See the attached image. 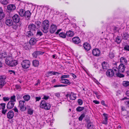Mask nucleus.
Masks as SVG:
<instances>
[{"mask_svg": "<svg viewBox=\"0 0 129 129\" xmlns=\"http://www.w3.org/2000/svg\"><path fill=\"white\" fill-rule=\"evenodd\" d=\"M49 25V21L47 20H44L42 24V30L45 33H47L48 31V28Z\"/></svg>", "mask_w": 129, "mask_h": 129, "instance_id": "1", "label": "nucleus"}, {"mask_svg": "<svg viewBox=\"0 0 129 129\" xmlns=\"http://www.w3.org/2000/svg\"><path fill=\"white\" fill-rule=\"evenodd\" d=\"M40 107L42 108L48 110L50 109L51 106L49 103L44 100H42L41 101Z\"/></svg>", "mask_w": 129, "mask_h": 129, "instance_id": "2", "label": "nucleus"}, {"mask_svg": "<svg viewBox=\"0 0 129 129\" xmlns=\"http://www.w3.org/2000/svg\"><path fill=\"white\" fill-rule=\"evenodd\" d=\"M125 67L124 64H120L118 66V68L117 67H114L113 68L114 71L115 72H119L123 73L125 71Z\"/></svg>", "mask_w": 129, "mask_h": 129, "instance_id": "3", "label": "nucleus"}, {"mask_svg": "<svg viewBox=\"0 0 129 129\" xmlns=\"http://www.w3.org/2000/svg\"><path fill=\"white\" fill-rule=\"evenodd\" d=\"M30 61L28 60H23L21 63V65L22 67L24 69H27L28 68L30 65Z\"/></svg>", "mask_w": 129, "mask_h": 129, "instance_id": "4", "label": "nucleus"}, {"mask_svg": "<svg viewBox=\"0 0 129 129\" xmlns=\"http://www.w3.org/2000/svg\"><path fill=\"white\" fill-rule=\"evenodd\" d=\"M6 77L5 76H0V88H2L6 84L5 80Z\"/></svg>", "mask_w": 129, "mask_h": 129, "instance_id": "5", "label": "nucleus"}, {"mask_svg": "<svg viewBox=\"0 0 129 129\" xmlns=\"http://www.w3.org/2000/svg\"><path fill=\"white\" fill-rule=\"evenodd\" d=\"M25 101H20L19 102V106L20 110L21 111H24L26 110V108L24 106Z\"/></svg>", "mask_w": 129, "mask_h": 129, "instance_id": "6", "label": "nucleus"}, {"mask_svg": "<svg viewBox=\"0 0 129 129\" xmlns=\"http://www.w3.org/2000/svg\"><path fill=\"white\" fill-rule=\"evenodd\" d=\"M114 71V70H113L111 69L108 70L106 72V75L109 77H112L114 75V74H115V72Z\"/></svg>", "mask_w": 129, "mask_h": 129, "instance_id": "7", "label": "nucleus"}, {"mask_svg": "<svg viewBox=\"0 0 129 129\" xmlns=\"http://www.w3.org/2000/svg\"><path fill=\"white\" fill-rule=\"evenodd\" d=\"M66 96L67 98L69 97L70 99L72 100H75L76 98V94L72 92L68 94Z\"/></svg>", "mask_w": 129, "mask_h": 129, "instance_id": "8", "label": "nucleus"}, {"mask_svg": "<svg viewBox=\"0 0 129 129\" xmlns=\"http://www.w3.org/2000/svg\"><path fill=\"white\" fill-rule=\"evenodd\" d=\"M57 27L56 25L52 24L50 26L49 28L50 32L51 34H53L55 32L57 29Z\"/></svg>", "mask_w": 129, "mask_h": 129, "instance_id": "9", "label": "nucleus"}, {"mask_svg": "<svg viewBox=\"0 0 129 129\" xmlns=\"http://www.w3.org/2000/svg\"><path fill=\"white\" fill-rule=\"evenodd\" d=\"M92 52L93 55L96 56H99L101 53L100 50L97 48L93 49L92 51Z\"/></svg>", "mask_w": 129, "mask_h": 129, "instance_id": "10", "label": "nucleus"}, {"mask_svg": "<svg viewBox=\"0 0 129 129\" xmlns=\"http://www.w3.org/2000/svg\"><path fill=\"white\" fill-rule=\"evenodd\" d=\"M12 18L14 22L16 23H18L20 21V17L17 14H16L14 15Z\"/></svg>", "mask_w": 129, "mask_h": 129, "instance_id": "11", "label": "nucleus"}, {"mask_svg": "<svg viewBox=\"0 0 129 129\" xmlns=\"http://www.w3.org/2000/svg\"><path fill=\"white\" fill-rule=\"evenodd\" d=\"M13 60V58L11 56H8L6 59V63L9 66L11 63L10 62Z\"/></svg>", "mask_w": 129, "mask_h": 129, "instance_id": "12", "label": "nucleus"}, {"mask_svg": "<svg viewBox=\"0 0 129 129\" xmlns=\"http://www.w3.org/2000/svg\"><path fill=\"white\" fill-rule=\"evenodd\" d=\"M28 28L29 30L32 31H35L36 29V26L33 23L30 24L28 25Z\"/></svg>", "mask_w": 129, "mask_h": 129, "instance_id": "13", "label": "nucleus"}, {"mask_svg": "<svg viewBox=\"0 0 129 129\" xmlns=\"http://www.w3.org/2000/svg\"><path fill=\"white\" fill-rule=\"evenodd\" d=\"M5 23L7 26H10L12 25L13 22L12 19L8 18L6 19Z\"/></svg>", "mask_w": 129, "mask_h": 129, "instance_id": "14", "label": "nucleus"}, {"mask_svg": "<svg viewBox=\"0 0 129 129\" xmlns=\"http://www.w3.org/2000/svg\"><path fill=\"white\" fill-rule=\"evenodd\" d=\"M102 68L105 71L109 68V65L106 62L104 61L102 63Z\"/></svg>", "mask_w": 129, "mask_h": 129, "instance_id": "15", "label": "nucleus"}, {"mask_svg": "<svg viewBox=\"0 0 129 129\" xmlns=\"http://www.w3.org/2000/svg\"><path fill=\"white\" fill-rule=\"evenodd\" d=\"M15 103L12 102H9L7 105V107L8 109H12L14 106Z\"/></svg>", "mask_w": 129, "mask_h": 129, "instance_id": "16", "label": "nucleus"}, {"mask_svg": "<svg viewBox=\"0 0 129 129\" xmlns=\"http://www.w3.org/2000/svg\"><path fill=\"white\" fill-rule=\"evenodd\" d=\"M73 42L75 44H78L80 42V40L78 37H75L72 39Z\"/></svg>", "mask_w": 129, "mask_h": 129, "instance_id": "17", "label": "nucleus"}, {"mask_svg": "<svg viewBox=\"0 0 129 129\" xmlns=\"http://www.w3.org/2000/svg\"><path fill=\"white\" fill-rule=\"evenodd\" d=\"M83 47L87 51L89 50L91 48L90 45L87 43H85L83 44Z\"/></svg>", "mask_w": 129, "mask_h": 129, "instance_id": "18", "label": "nucleus"}, {"mask_svg": "<svg viewBox=\"0 0 129 129\" xmlns=\"http://www.w3.org/2000/svg\"><path fill=\"white\" fill-rule=\"evenodd\" d=\"M14 116V113L12 110L9 111L7 114V117L10 119H12Z\"/></svg>", "mask_w": 129, "mask_h": 129, "instance_id": "19", "label": "nucleus"}, {"mask_svg": "<svg viewBox=\"0 0 129 129\" xmlns=\"http://www.w3.org/2000/svg\"><path fill=\"white\" fill-rule=\"evenodd\" d=\"M43 53H42L41 51H37L34 52L33 53L32 55L33 57L34 58H36L38 55L40 54H43Z\"/></svg>", "mask_w": 129, "mask_h": 129, "instance_id": "20", "label": "nucleus"}, {"mask_svg": "<svg viewBox=\"0 0 129 129\" xmlns=\"http://www.w3.org/2000/svg\"><path fill=\"white\" fill-rule=\"evenodd\" d=\"M37 41V39L34 38H31L29 41V43L31 45H35Z\"/></svg>", "mask_w": 129, "mask_h": 129, "instance_id": "21", "label": "nucleus"}, {"mask_svg": "<svg viewBox=\"0 0 129 129\" xmlns=\"http://www.w3.org/2000/svg\"><path fill=\"white\" fill-rule=\"evenodd\" d=\"M35 33V31H32L29 30V31L27 32L26 34V35L28 37H33Z\"/></svg>", "mask_w": 129, "mask_h": 129, "instance_id": "22", "label": "nucleus"}, {"mask_svg": "<svg viewBox=\"0 0 129 129\" xmlns=\"http://www.w3.org/2000/svg\"><path fill=\"white\" fill-rule=\"evenodd\" d=\"M120 62L123 64H125L127 62V60L126 58L124 57H121L120 59Z\"/></svg>", "mask_w": 129, "mask_h": 129, "instance_id": "23", "label": "nucleus"}, {"mask_svg": "<svg viewBox=\"0 0 129 129\" xmlns=\"http://www.w3.org/2000/svg\"><path fill=\"white\" fill-rule=\"evenodd\" d=\"M7 9L9 10H15L16 8L15 6L13 4L8 5L7 7Z\"/></svg>", "mask_w": 129, "mask_h": 129, "instance_id": "24", "label": "nucleus"}, {"mask_svg": "<svg viewBox=\"0 0 129 129\" xmlns=\"http://www.w3.org/2000/svg\"><path fill=\"white\" fill-rule=\"evenodd\" d=\"M31 15V13L30 11H27L25 12L24 16L28 19L30 17Z\"/></svg>", "mask_w": 129, "mask_h": 129, "instance_id": "25", "label": "nucleus"}, {"mask_svg": "<svg viewBox=\"0 0 129 129\" xmlns=\"http://www.w3.org/2000/svg\"><path fill=\"white\" fill-rule=\"evenodd\" d=\"M23 48L27 50L30 47L29 44L27 42L24 43L23 45Z\"/></svg>", "mask_w": 129, "mask_h": 129, "instance_id": "26", "label": "nucleus"}, {"mask_svg": "<svg viewBox=\"0 0 129 129\" xmlns=\"http://www.w3.org/2000/svg\"><path fill=\"white\" fill-rule=\"evenodd\" d=\"M61 82L63 83L67 84L68 85L70 84L71 83L69 80L67 79H61Z\"/></svg>", "mask_w": 129, "mask_h": 129, "instance_id": "27", "label": "nucleus"}, {"mask_svg": "<svg viewBox=\"0 0 129 129\" xmlns=\"http://www.w3.org/2000/svg\"><path fill=\"white\" fill-rule=\"evenodd\" d=\"M33 64L35 67H38L39 64V61L36 60H33Z\"/></svg>", "mask_w": 129, "mask_h": 129, "instance_id": "28", "label": "nucleus"}, {"mask_svg": "<svg viewBox=\"0 0 129 129\" xmlns=\"http://www.w3.org/2000/svg\"><path fill=\"white\" fill-rule=\"evenodd\" d=\"M18 61L17 60H13L9 66L11 67H13L14 66H16L18 64Z\"/></svg>", "mask_w": 129, "mask_h": 129, "instance_id": "29", "label": "nucleus"}, {"mask_svg": "<svg viewBox=\"0 0 129 129\" xmlns=\"http://www.w3.org/2000/svg\"><path fill=\"white\" fill-rule=\"evenodd\" d=\"M10 101H9L10 102H12L15 103L16 101L15 96L14 95L12 96H11L10 98Z\"/></svg>", "mask_w": 129, "mask_h": 129, "instance_id": "30", "label": "nucleus"}, {"mask_svg": "<svg viewBox=\"0 0 129 129\" xmlns=\"http://www.w3.org/2000/svg\"><path fill=\"white\" fill-rule=\"evenodd\" d=\"M129 36V35L127 33H124L123 34V35L122 37L123 39L127 40Z\"/></svg>", "mask_w": 129, "mask_h": 129, "instance_id": "31", "label": "nucleus"}, {"mask_svg": "<svg viewBox=\"0 0 129 129\" xmlns=\"http://www.w3.org/2000/svg\"><path fill=\"white\" fill-rule=\"evenodd\" d=\"M25 12L23 9H20L19 13L20 16L22 17L24 16Z\"/></svg>", "mask_w": 129, "mask_h": 129, "instance_id": "32", "label": "nucleus"}, {"mask_svg": "<svg viewBox=\"0 0 129 129\" xmlns=\"http://www.w3.org/2000/svg\"><path fill=\"white\" fill-rule=\"evenodd\" d=\"M30 96L28 94L25 95L23 97L24 100L26 101H29L30 100Z\"/></svg>", "mask_w": 129, "mask_h": 129, "instance_id": "33", "label": "nucleus"}, {"mask_svg": "<svg viewBox=\"0 0 129 129\" xmlns=\"http://www.w3.org/2000/svg\"><path fill=\"white\" fill-rule=\"evenodd\" d=\"M120 38V37L118 36H117L116 38V40L115 41V42H116L117 44H119L121 41Z\"/></svg>", "mask_w": 129, "mask_h": 129, "instance_id": "34", "label": "nucleus"}, {"mask_svg": "<svg viewBox=\"0 0 129 129\" xmlns=\"http://www.w3.org/2000/svg\"><path fill=\"white\" fill-rule=\"evenodd\" d=\"M93 125L92 123L89 122L88 123L87 125V128L88 129H93Z\"/></svg>", "mask_w": 129, "mask_h": 129, "instance_id": "35", "label": "nucleus"}, {"mask_svg": "<svg viewBox=\"0 0 129 129\" xmlns=\"http://www.w3.org/2000/svg\"><path fill=\"white\" fill-rule=\"evenodd\" d=\"M66 34L64 32H61L59 33V36L60 37L63 38H64L66 37Z\"/></svg>", "mask_w": 129, "mask_h": 129, "instance_id": "36", "label": "nucleus"}, {"mask_svg": "<svg viewBox=\"0 0 129 129\" xmlns=\"http://www.w3.org/2000/svg\"><path fill=\"white\" fill-rule=\"evenodd\" d=\"M84 109V107L79 106L76 109V110L77 112H80L83 110Z\"/></svg>", "mask_w": 129, "mask_h": 129, "instance_id": "37", "label": "nucleus"}, {"mask_svg": "<svg viewBox=\"0 0 129 129\" xmlns=\"http://www.w3.org/2000/svg\"><path fill=\"white\" fill-rule=\"evenodd\" d=\"M66 34V35L69 37H72L74 35L73 32L70 31L67 32Z\"/></svg>", "mask_w": 129, "mask_h": 129, "instance_id": "38", "label": "nucleus"}, {"mask_svg": "<svg viewBox=\"0 0 129 129\" xmlns=\"http://www.w3.org/2000/svg\"><path fill=\"white\" fill-rule=\"evenodd\" d=\"M120 73V72H115V74H116V75L117 77H124V75L122 74H121Z\"/></svg>", "mask_w": 129, "mask_h": 129, "instance_id": "39", "label": "nucleus"}, {"mask_svg": "<svg viewBox=\"0 0 129 129\" xmlns=\"http://www.w3.org/2000/svg\"><path fill=\"white\" fill-rule=\"evenodd\" d=\"M122 85L125 87H127L129 85V81H123L122 82Z\"/></svg>", "mask_w": 129, "mask_h": 129, "instance_id": "40", "label": "nucleus"}, {"mask_svg": "<svg viewBox=\"0 0 129 129\" xmlns=\"http://www.w3.org/2000/svg\"><path fill=\"white\" fill-rule=\"evenodd\" d=\"M47 74L50 75H52L51 74H52L53 75H56V74H59V73L57 72H54L53 71H49L47 72Z\"/></svg>", "mask_w": 129, "mask_h": 129, "instance_id": "41", "label": "nucleus"}, {"mask_svg": "<svg viewBox=\"0 0 129 129\" xmlns=\"http://www.w3.org/2000/svg\"><path fill=\"white\" fill-rule=\"evenodd\" d=\"M33 110L31 108H29L28 110L27 113L29 114L32 115L33 113Z\"/></svg>", "mask_w": 129, "mask_h": 129, "instance_id": "42", "label": "nucleus"}, {"mask_svg": "<svg viewBox=\"0 0 129 129\" xmlns=\"http://www.w3.org/2000/svg\"><path fill=\"white\" fill-rule=\"evenodd\" d=\"M85 115L84 113L82 114L78 118L79 120L81 121L85 117Z\"/></svg>", "mask_w": 129, "mask_h": 129, "instance_id": "43", "label": "nucleus"}, {"mask_svg": "<svg viewBox=\"0 0 129 129\" xmlns=\"http://www.w3.org/2000/svg\"><path fill=\"white\" fill-rule=\"evenodd\" d=\"M1 3L4 5H6L8 4V2L7 0H1Z\"/></svg>", "mask_w": 129, "mask_h": 129, "instance_id": "44", "label": "nucleus"}, {"mask_svg": "<svg viewBox=\"0 0 129 129\" xmlns=\"http://www.w3.org/2000/svg\"><path fill=\"white\" fill-rule=\"evenodd\" d=\"M69 75H64L62 76L61 77V79H64V78L69 77Z\"/></svg>", "mask_w": 129, "mask_h": 129, "instance_id": "45", "label": "nucleus"}, {"mask_svg": "<svg viewBox=\"0 0 129 129\" xmlns=\"http://www.w3.org/2000/svg\"><path fill=\"white\" fill-rule=\"evenodd\" d=\"M60 93L59 92H57L54 94V95L58 98H59L60 96Z\"/></svg>", "mask_w": 129, "mask_h": 129, "instance_id": "46", "label": "nucleus"}, {"mask_svg": "<svg viewBox=\"0 0 129 129\" xmlns=\"http://www.w3.org/2000/svg\"><path fill=\"white\" fill-rule=\"evenodd\" d=\"M5 14L4 12L0 13V19H1L4 17Z\"/></svg>", "mask_w": 129, "mask_h": 129, "instance_id": "47", "label": "nucleus"}, {"mask_svg": "<svg viewBox=\"0 0 129 129\" xmlns=\"http://www.w3.org/2000/svg\"><path fill=\"white\" fill-rule=\"evenodd\" d=\"M10 99V98L9 97H4L3 98V100L4 101H9Z\"/></svg>", "mask_w": 129, "mask_h": 129, "instance_id": "48", "label": "nucleus"}, {"mask_svg": "<svg viewBox=\"0 0 129 129\" xmlns=\"http://www.w3.org/2000/svg\"><path fill=\"white\" fill-rule=\"evenodd\" d=\"M0 105L1 106V108L2 109H5L6 104L5 103H1L0 104Z\"/></svg>", "mask_w": 129, "mask_h": 129, "instance_id": "49", "label": "nucleus"}, {"mask_svg": "<svg viewBox=\"0 0 129 129\" xmlns=\"http://www.w3.org/2000/svg\"><path fill=\"white\" fill-rule=\"evenodd\" d=\"M2 58H5L7 55V54L6 52H4L2 53Z\"/></svg>", "mask_w": 129, "mask_h": 129, "instance_id": "50", "label": "nucleus"}, {"mask_svg": "<svg viewBox=\"0 0 129 129\" xmlns=\"http://www.w3.org/2000/svg\"><path fill=\"white\" fill-rule=\"evenodd\" d=\"M43 35L42 33L40 30H38V31L37 33V36H41Z\"/></svg>", "mask_w": 129, "mask_h": 129, "instance_id": "51", "label": "nucleus"}, {"mask_svg": "<svg viewBox=\"0 0 129 129\" xmlns=\"http://www.w3.org/2000/svg\"><path fill=\"white\" fill-rule=\"evenodd\" d=\"M124 49L127 51H129V46L128 45H125L124 47Z\"/></svg>", "mask_w": 129, "mask_h": 129, "instance_id": "52", "label": "nucleus"}, {"mask_svg": "<svg viewBox=\"0 0 129 129\" xmlns=\"http://www.w3.org/2000/svg\"><path fill=\"white\" fill-rule=\"evenodd\" d=\"M108 119H104V120H103V121H102V123L106 125L108 123Z\"/></svg>", "mask_w": 129, "mask_h": 129, "instance_id": "53", "label": "nucleus"}, {"mask_svg": "<svg viewBox=\"0 0 129 129\" xmlns=\"http://www.w3.org/2000/svg\"><path fill=\"white\" fill-rule=\"evenodd\" d=\"M78 102L79 104L80 105H81L83 104V101L82 100L80 99H79L78 100Z\"/></svg>", "mask_w": 129, "mask_h": 129, "instance_id": "54", "label": "nucleus"}, {"mask_svg": "<svg viewBox=\"0 0 129 129\" xmlns=\"http://www.w3.org/2000/svg\"><path fill=\"white\" fill-rule=\"evenodd\" d=\"M103 115L104 117V119H108V116L107 114L104 113L103 114Z\"/></svg>", "mask_w": 129, "mask_h": 129, "instance_id": "55", "label": "nucleus"}, {"mask_svg": "<svg viewBox=\"0 0 129 129\" xmlns=\"http://www.w3.org/2000/svg\"><path fill=\"white\" fill-rule=\"evenodd\" d=\"M35 99L36 100V102L37 101H38L39 100H40L41 99V97L39 96V97H35Z\"/></svg>", "mask_w": 129, "mask_h": 129, "instance_id": "56", "label": "nucleus"}, {"mask_svg": "<svg viewBox=\"0 0 129 129\" xmlns=\"http://www.w3.org/2000/svg\"><path fill=\"white\" fill-rule=\"evenodd\" d=\"M7 109H2V114H6V113L7 112Z\"/></svg>", "mask_w": 129, "mask_h": 129, "instance_id": "57", "label": "nucleus"}, {"mask_svg": "<svg viewBox=\"0 0 129 129\" xmlns=\"http://www.w3.org/2000/svg\"><path fill=\"white\" fill-rule=\"evenodd\" d=\"M125 103L126 106L129 108V101H126L125 102Z\"/></svg>", "mask_w": 129, "mask_h": 129, "instance_id": "58", "label": "nucleus"}, {"mask_svg": "<svg viewBox=\"0 0 129 129\" xmlns=\"http://www.w3.org/2000/svg\"><path fill=\"white\" fill-rule=\"evenodd\" d=\"M118 28L117 27L114 26L113 28V30L115 33L117 31Z\"/></svg>", "mask_w": 129, "mask_h": 129, "instance_id": "59", "label": "nucleus"}, {"mask_svg": "<svg viewBox=\"0 0 129 129\" xmlns=\"http://www.w3.org/2000/svg\"><path fill=\"white\" fill-rule=\"evenodd\" d=\"M9 72L10 74H11L12 73H13L14 74H15V73L14 71L13 70H9Z\"/></svg>", "mask_w": 129, "mask_h": 129, "instance_id": "60", "label": "nucleus"}, {"mask_svg": "<svg viewBox=\"0 0 129 129\" xmlns=\"http://www.w3.org/2000/svg\"><path fill=\"white\" fill-rule=\"evenodd\" d=\"M49 96H47L44 95V97L43 98V99L46 100L49 99Z\"/></svg>", "mask_w": 129, "mask_h": 129, "instance_id": "61", "label": "nucleus"}, {"mask_svg": "<svg viewBox=\"0 0 129 129\" xmlns=\"http://www.w3.org/2000/svg\"><path fill=\"white\" fill-rule=\"evenodd\" d=\"M93 102L96 104H99L100 103L99 101L95 100L93 101Z\"/></svg>", "mask_w": 129, "mask_h": 129, "instance_id": "62", "label": "nucleus"}, {"mask_svg": "<svg viewBox=\"0 0 129 129\" xmlns=\"http://www.w3.org/2000/svg\"><path fill=\"white\" fill-rule=\"evenodd\" d=\"M13 110L15 112L17 113L18 112V109L16 107H14V108L13 109Z\"/></svg>", "mask_w": 129, "mask_h": 129, "instance_id": "63", "label": "nucleus"}, {"mask_svg": "<svg viewBox=\"0 0 129 129\" xmlns=\"http://www.w3.org/2000/svg\"><path fill=\"white\" fill-rule=\"evenodd\" d=\"M16 88L17 89H19L20 88V86L18 85H16Z\"/></svg>", "mask_w": 129, "mask_h": 129, "instance_id": "64", "label": "nucleus"}]
</instances>
